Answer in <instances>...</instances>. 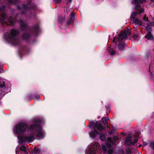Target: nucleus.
Instances as JSON below:
<instances>
[{
	"instance_id": "e433bc0d",
	"label": "nucleus",
	"mask_w": 154,
	"mask_h": 154,
	"mask_svg": "<svg viewBox=\"0 0 154 154\" xmlns=\"http://www.w3.org/2000/svg\"><path fill=\"white\" fill-rule=\"evenodd\" d=\"M116 39V37H114L113 39V40L112 42H114V41H115V40Z\"/></svg>"
},
{
	"instance_id": "4468645a",
	"label": "nucleus",
	"mask_w": 154,
	"mask_h": 154,
	"mask_svg": "<svg viewBox=\"0 0 154 154\" xmlns=\"http://www.w3.org/2000/svg\"><path fill=\"white\" fill-rule=\"evenodd\" d=\"M32 30H30L31 33H33L35 35H37L38 33L39 32L40 29L38 26L33 27L32 28Z\"/></svg>"
},
{
	"instance_id": "f8f14e48",
	"label": "nucleus",
	"mask_w": 154,
	"mask_h": 154,
	"mask_svg": "<svg viewBox=\"0 0 154 154\" xmlns=\"http://www.w3.org/2000/svg\"><path fill=\"white\" fill-rule=\"evenodd\" d=\"M21 151H22L24 153L26 152V148L25 146H22L20 148L19 146L17 147L16 151V154H19Z\"/></svg>"
},
{
	"instance_id": "f3484780",
	"label": "nucleus",
	"mask_w": 154,
	"mask_h": 154,
	"mask_svg": "<svg viewBox=\"0 0 154 154\" xmlns=\"http://www.w3.org/2000/svg\"><path fill=\"white\" fill-rule=\"evenodd\" d=\"M107 141L109 142V143L107 142L106 145L108 148L110 147L111 145V144L112 143V139L110 137H108L107 139Z\"/></svg>"
},
{
	"instance_id": "20e7f679",
	"label": "nucleus",
	"mask_w": 154,
	"mask_h": 154,
	"mask_svg": "<svg viewBox=\"0 0 154 154\" xmlns=\"http://www.w3.org/2000/svg\"><path fill=\"white\" fill-rule=\"evenodd\" d=\"M88 149L86 154H101L100 146L98 143H91Z\"/></svg>"
},
{
	"instance_id": "1a4fd4ad",
	"label": "nucleus",
	"mask_w": 154,
	"mask_h": 154,
	"mask_svg": "<svg viewBox=\"0 0 154 154\" xmlns=\"http://www.w3.org/2000/svg\"><path fill=\"white\" fill-rule=\"evenodd\" d=\"M137 142V139H133L131 137H128L126 140V143L128 145L134 144Z\"/></svg>"
},
{
	"instance_id": "f704fd0d",
	"label": "nucleus",
	"mask_w": 154,
	"mask_h": 154,
	"mask_svg": "<svg viewBox=\"0 0 154 154\" xmlns=\"http://www.w3.org/2000/svg\"><path fill=\"white\" fill-rule=\"evenodd\" d=\"M72 1V0H68L66 2V4L67 5H69V4Z\"/></svg>"
},
{
	"instance_id": "ddd939ff",
	"label": "nucleus",
	"mask_w": 154,
	"mask_h": 154,
	"mask_svg": "<svg viewBox=\"0 0 154 154\" xmlns=\"http://www.w3.org/2000/svg\"><path fill=\"white\" fill-rule=\"evenodd\" d=\"M132 21L133 23L137 26H144V24L140 20H139L137 18H134Z\"/></svg>"
},
{
	"instance_id": "58836bf2",
	"label": "nucleus",
	"mask_w": 154,
	"mask_h": 154,
	"mask_svg": "<svg viewBox=\"0 0 154 154\" xmlns=\"http://www.w3.org/2000/svg\"><path fill=\"white\" fill-rule=\"evenodd\" d=\"M151 1L152 2H154V0H151Z\"/></svg>"
},
{
	"instance_id": "4be33fe9",
	"label": "nucleus",
	"mask_w": 154,
	"mask_h": 154,
	"mask_svg": "<svg viewBox=\"0 0 154 154\" xmlns=\"http://www.w3.org/2000/svg\"><path fill=\"white\" fill-rule=\"evenodd\" d=\"M124 45L122 43H120L118 45V48L119 50H121L124 48Z\"/></svg>"
},
{
	"instance_id": "473e14b6",
	"label": "nucleus",
	"mask_w": 154,
	"mask_h": 154,
	"mask_svg": "<svg viewBox=\"0 0 154 154\" xmlns=\"http://www.w3.org/2000/svg\"><path fill=\"white\" fill-rule=\"evenodd\" d=\"M113 139L115 141H117L119 140V138L117 136H115L113 137Z\"/></svg>"
},
{
	"instance_id": "a211bd4d",
	"label": "nucleus",
	"mask_w": 154,
	"mask_h": 154,
	"mask_svg": "<svg viewBox=\"0 0 154 154\" xmlns=\"http://www.w3.org/2000/svg\"><path fill=\"white\" fill-rule=\"evenodd\" d=\"M100 138L102 141H105L106 139V135L104 134H101L100 135Z\"/></svg>"
},
{
	"instance_id": "c9c22d12",
	"label": "nucleus",
	"mask_w": 154,
	"mask_h": 154,
	"mask_svg": "<svg viewBox=\"0 0 154 154\" xmlns=\"http://www.w3.org/2000/svg\"><path fill=\"white\" fill-rule=\"evenodd\" d=\"M106 107L107 109H109V106H106Z\"/></svg>"
},
{
	"instance_id": "7ed1b4c3",
	"label": "nucleus",
	"mask_w": 154,
	"mask_h": 154,
	"mask_svg": "<svg viewBox=\"0 0 154 154\" xmlns=\"http://www.w3.org/2000/svg\"><path fill=\"white\" fill-rule=\"evenodd\" d=\"M17 29H13L9 34L6 33L4 35L5 40L7 42L12 43L14 45H16L19 41L18 39L16 37V36L18 33Z\"/></svg>"
},
{
	"instance_id": "2f4dec72",
	"label": "nucleus",
	"mask_w": 154,
	"mask_h": 154,
	"mask_svg": "<svg viewBox=\"0 0 154 154\" xmlns=\"http://www.w3.org/2000/svg\"><path fill=\"white\" fill-rule=\"evenodd\" d=\"M54 1L56 3H59L61 2V0H54Z\"/></svg>"
},
{
	"instance_id": "aec40b11",
	"label": "nucleus",
	"mask_w": 154,
	"mask_h": 154,
	"mask_svg": "<svg viewBox=\"0 0 154 154\" xmlns=\"http://www.w3.org/2000/svg\"><path fill=\"white\" fill-rule=\"evenodd\" d=\"M10 4H16L19 0H7Z\"/></svg>"
},
{
	"instance_id": "ea45409f",
	"label": "nucleus",
	"mask_w": 154,
	"mask_h": 154,
	"mask_svg": "<svg viewBox=\"0 0 154 154\" xmlns=\"http://www.w3.org/2000/svg\"><path fill=\"white\" fill-rule=\"evenodd\" d=\"M39 96H38L37 97V98H38L39 97Z\"/></svg>"
},
{
	"instance_id": "6e6552de",
	"label": "nucleus",
	"mask_w": 154,
	"mask_h": 154,
	"mask_svg": "<svg viewBox=\"0 0 154 154\" xmlns=\"http://www.w3.org/2000/svg\"><path fill=\"white\" fill-rule=\"evenodd\" d=\"M5 8L4 6L3 8H0V20L5 22H6V20L7 19V15L5 14L4 12H3V8Z\"/></svg>"
},
{
	"instance_id": "423d86ee",
	"label": "nucleus",
	"mask_w": 154,
	"mask_h": 154,
	"mask_svg": "<svg viewBox=\"0 0 154 154\" xmlns=\"http://www.w3.org/2000/svg\"><path fill=\"white\" fill-rule=\"evenodd\" d=\"M146 0H133L132 2L133 4L135 5L134 8L135 9L137 10H139V14H140L144 11V9L142 8L140 10V8L141 6L139 4V2L143 4L146 2Z\"/></svg>"
},
{
	"instance_id": "f03ea898",
	"label": "nucleus",
	"mask_w": 154,
	"mask_h": 154,
	"mask_svg": "<svg viewBox=\"0 0 154 154\" xmlns=\"http://www.w3.org/2000/svg\"><path fill=\"white\" fill-rule=\"evenodd\" d=\"M89 127L91 129V131L89 132V135L90 137L92 138L99 134V133L98 131H101L103 129L101 124L97 122L96 123L91 122Z\"/></svg>"
},
{
	"instance_id": "412c9836",
	"label": "nucleus",
	"mask_w": 154,
	"mask_h": 154,
	"mask_svg": "<svg viewBox=\"0 0 154 154\" xmlns=\"http://www.w3.org/2000/svg\"><path fill=\"white\" fill-rule=\"evenodd\" d=\"M133 38L135 40L138 41L140 39V37L136 34H134L133 36Z\"/></svg>"
},
{
	"instance_id": "9d476101",
	"label": "nucleus",
	"mask_w": 154,
	"mask_h": 154,
	"mask_svg": "<svg viewBox=\"0 0 154 154\" xmlns=\"http://www.w3.org/2000/svg\"><path fill=\"white\" fill-rule=\"evenodd\" d=\"M5 86V82L3 81H0V96L2 97L4 94L2 95V93L5 92V90H4ZM1 97H0L1 98Z\"/></svg>"
},
{
	"instance_id": "2eb2a0df",
	"label": "nucleus",
	"mask_w": 154,
	"mask_h": 154,
	"mask_svg": "<svg viewBox=\"0 0 154 154\" xmlns=\"http://www.w3.org/2000/svg\"><path fill=\"white\" fill-rule=\"evenodd\" d=\"M146 24H147V26H145L146 31L147 32H151V29L150 27V26H154V22L147 23Z\"/></svg>"
},
{
	"instance_id": "6ab92c4d",
	"label": "nucleus",
	"mask_w": 154,
	"mask_h": 154,
	"mask_svg": "<svg viewBox=\"0 0 154 154\" xmlns=\"http://www.w3.org/2000/svg\"><path fill=\"white\" fill-rule=\"evenodd\" d=\"M8 20L10 25H12L14 24L15 22L13 18L11 17Z\"/></svg>"
},
{
	"instance_id": "c756f323",
	"label": "nucleus",
	"mask_w": 154,
	"mask_h": 154,
	"mask_svg": "<svg viewBox=\"0 0 154 154\" xmlns=\"http://www.w3.org/2000/svg\"><path fill=\"white\" fill-rule=\"evenodd\" d=\"M39 150L38 149H35L34 150V153L35 154H38V153H39Z\"/></svg>"
},
{
	"instance_id": "39448f33",
	"label": "nucleus",
	"mask_w": 154,
	"mask_h": 154,
	"mask_svg": "<svg viewBox=\"0 0 154 154\" xmlns=\"http://www.w3.org/2000/svg\"><path fill=\"white\" fill-rule=\"evenodd\" d=\"M33 5L31 2H28L26 6L24 5L21 6H18V9L22 12L23 14H25L26 12H28L29 11V10L30 8H32Z\"/></svg>"
},
{
	"instance_id": "72a5a7b5",
	"label": "nucleus",
	"mask_w": 154,
	"mask_h": 154,
	"mask_svg": "<svg viewBox=\"0 0 154 154\" xmlns=\"http://www.w3.org/2000/svg\"><path fill=\"white\" fill-rule=\"evenodd\" d=\"M110 53L111 55H114L115 54V51H111L110 50H109Z\"/></svg>"
},
{
	"instance_id": "a878e982",
	"label": "nucleus",
	"mask_w": 154,
	"mask_h": 154,
	"mask_svg": "<svg viewBox=\"0 0 154 154\" xmlns=\"http://www.w3.org/2000/svg\"><path fill=\"white\" fill-rule=\"evenodd\" d=\"M149 146L154 150V142L150 143Z\"/></svg>"
},
{
	"instance_id": "bb28decb",
	"label": "nucleus",
	"mask_w": 154,
	"mask_h": 154,
	"mask_svg": "<svg viewBox=\"0 0 154 154\" xmlns=\"http://www.w3.org/2000/svg\"><path fill=\"white\" fill-rule=\"evenodd\" d=\"M29 37V35L27 33L23 35V38L24 39H26L27 38H28Z\"/></svg>"
},
{
	"instance_id": "5701e85b",
	"label": "nucleus",
	"mask_w": 154,
	"mask_h": 154,
	"mask_svg": "<svg viewBox=\"0 0 154 154\" xmlns=\"http://www.w3.org/2000/svg\"><path fill=\"white\" fill-rule=\"evenodd\" d=\"M102 149L103 150V152L104 153H106V146L104 145H102Z\"/></svg>"
},
{
	"instance_id": "9b49d317",
	"label": "nucleus",
	"mask_w": 154,
	"mask_h": 154,
	"mask_svg": "<svg viewBox=\"0 0 154 154\" xmlns=\"http://www.w3.org/2000/svg\"><path fill=\"white\" fill-rule=\"evenodd\" d=\"M21 29L23 30H26L27 31L29 30V29L28 28L27 24L23 21L20 20L19 21Z\"/></svg>"
},
{
	"instance_id": "4c0bfd02",
	"label": "nucleus",
	"mask_w": 154,
	"mask_h": 154,
	"mask_svg": "<svg viewBox=\"0 0 154 154\" xmlns=\"http://www.w3.org/2000/svg\"><path fill=\"white\" fill-rule=\"evenodd\" d=\"M147 143H144L143 144V146H146L147 145Z\"/></svg>"
},
{
	"instance_id": "cd10ccee",
	"label": "nucleus",
	"mask_w": 154,
	"mask_h": 154,
	"mask_svg": "<svg viewBox=\"0 0 154 154\" xmlns=\"http://www.w3.org/2000/svg\"><path fill=\"white\" fill-rule=\"evenodd\" d=\"M74 15V13L73 12H71L70 14V19L71 20H73Z\"/></svg>"
},
{
	"instance_id": "79ce46f5",
	"label": "nucleus",
	"mask_w": 154,
	"mask_h": 154,
	"mask_svg": "<svg viewBox=\"0 0 154 154\" xmlns=\"http://www.w3.org/2000/svg\"><path fill=\"white\" fill-rule=\"evenodd\" d=\"M1 72V71L0 70V73Z\"/></svg>"
},
{
	"instance_id": "c85d7f7f",
	"label": "nucleus",
	"mask_w": 154,
	"mask_h": 154,
	"mask_svg": "<svg viewBox=\"0 0 154 154\" xmlns=\"http://www.w3.org/2000/svg\"><path fill=\"white\" fill-rule=\"evenodd\" d=\"M143 20L145 22H148L147 23H149L148 21L147 18V17H146L145 15L144 16L143 18Z\"/></svg>"
},
{
	"instance_id": "0eeeda50",
	"label": "nucleus",
	"mask_w": 154,
	"mask_h": 154,
	"mask_svg": "<svg viewBox=\"0 0 154 154\" xmlns=\"http://www.w3.org/2000/svg\"><path fill=\"white\" fill-rule=\"evenodd\" d=\"M130 35V32L128 30H125L122 34H119V35L118 41L121 42L124 38H126L128 35Z\"/></svg>"
},
{
	"instance_id": "7c9ffc66",
	"label": "nucleus",
	"mask_w": 154,
	"mask_h": 154,
	"mask_svg": "<svg viewBox=\"0 0 154 154\" xmlns=\"http://www.w3.org/2000/svg\"><path fill=\"white\" fill-rule=\"evenodd\" d=\"M113 152V150L112 149H109L108 150V152L109 154H112Z\"/></svg>"
},
{
	"instance_id": "f257e3e1",
	"label": "nucleus",
	"mask_w": 154,
	"mask_h": 154,
	"mask_svg": "<svg viewBox=\"0 0 154 154\" xmlns=\"http://www.w3.org/2000/svg\"><path fill=\"white\" fill-rule=\"evenodd\" d=\"M32 123L28 127L25 123H20L14 127V134L17 137L18 143H30L33 142L36 137L37 139H41L45 136V132L41 125V120L34 118L30 121Z\"/></svg>"
},
{
	"instance_id": "dca6fc26",
	"label": "nucleus",
	"mask_w": 154,
	"mask_h": 154,
	"mask_svg": "<svg viewBox=\"0 0 154 154\" xmlns=\"http://www.w3.org/2000/svg\"><path fill=\"white\" fill-rule=\"evenodd\" d=\"M145 37L148 39L154 40V38L152 35L151 32H147V34L145 36Z\"/></svg>"
},
{
	"instance_id": "393cba45",
	"label": "nucleus",
	"mask_w": 154,
	"mask_h": 154,
	"mask_svg": "<svg viewBox=\"0 0 154 154\" xmlns=\"http://www.w3.org/2000/svg\"><path fill=\"white\" fill-rule=\"evenodd\" d=\"M102 121L103 123L105 125H106L107 124V121L106 120V119L105 118H103L102 119Z\"/></svg>"
},
{
	"instance_id": "a19ab883",
	"label": "nucleus",
	"mask_w": 154,
	"mask_h": 154,
	"mask_svg": "<svg viewBox=\"0 0 154 154\" xmlns=\"http://www.w3.org/2000/svg\"><path fill=\"white\" fill-rule=\"evenodd\" d=\"M70 23V22H68V24H69Z\"/></svg>"
},
{
	"instance_id": "b1692460",
	"label": "nucleus",
	"mask_w": 154,
	"mask_h": 154,
	"mask_svg": "<svg viewBox=\"0 0 154 154\" xmlns=\"http://www.w3.org/2000/svg\"><path fill=\"white\" fill-rule=\"evenodd\" d=\"M137 14V12H133L132 13L131 15V17L132 19V20L134 18H135V17L136 15Z\"/></svg>"
}]
</instances>
